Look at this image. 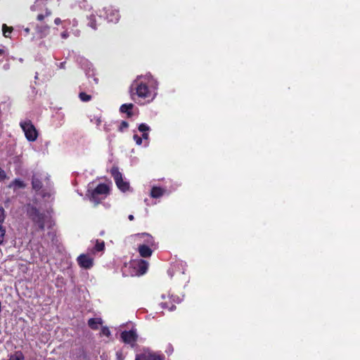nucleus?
I'll return each instance as SVG.
<instances>
[{
	"label": "nucleus",
	"instance_id": "obj_1",
	"mask_svg": "<svg viewBox=\"0 0 360 360\" xmlns=\"http://www.w3.org/2000/svg\"><path fill=\"white\" fill-rule=\"evenodd\" d=\"M159 83L150 73L139 75L130 86L131 96L134 94L139 98L148 99L150 102L155 99L158 93Z\"/></svg>",
	"mask_w": 360,
	"mask_h": 360
},
{
	"label": "nucleus",
	"instance_id": "obj_2",
	"mask_svg": "<svg viewBox=\"0 0 360 360\" xmlns=\"http://www.w3.org/2000/svg\"><path fill=\"white\" fill-rule=\"evenodd\" d=\"M27 214L37 227L38 231H43L46 225L48 226L49 229L52 226L51 217L48 214L39 212V210L32 205H27Z\"/></svg>",
	"mask_w": 360,
	"mask_h": 360
},
{
	"label": "nucleus",
	"instance_id": "obj_3",
	"mask_svg": "<svg viewBox=\"0 0 360 360\" xmlns=\"http://www.w3.org/2000/svg\"><path fill=\"white\" fill-rule=\"evenodd\" d=\"M93 184L88 185V190L86 196L89 200L98 205L109 194L110 188L105 184H99L96 188H93Z\"/></svg>",
	"mask_w": 360,
	"mask_h": 360
},
{
	"label": "nucleus",
	"instance_id": "obj_4",
	"mask_svg": "<svg viewBox=\"0 0 360 360\" xmlns=\"http://www.w3.org/2000/svg\"><path fill=\"white\" fill-rule=\"evenodd\" d=\"M32 188L36 191H40L43 186H45L49 189V191L47 192L45 191V189L41 191V194L43 198H50L53 194V192L51 190V184L49 177L47 176L44 175L42 176L38 174H34L32 176Z\"/></svg>",
	"mask_w": 360,
	"mask_h": 360
},
{
	"label": "nucleus",
	"instance_id": "obj_5",
	"mask_svg": "<svg viewBox=\"0 0 360 360\" xmlns=\"http://www.w3.org/2000/svg\"><path fill=\"white\" fill-rule=\"evenodd\" d=\"M110 174L113 177L117 188L122 192L130 190L129 183L123 179L122 173L117 167H113L110 170Z\"/></svg>",
	"mask_w": 360,
	"mask_h": 360
},
{
	"label": "nucleus",
	"instance_id": "obj_6",
	"mask_svg": "<svg viewBox=\"0 0 360 360\" xmlns=\"http://www.w3.org/2000/svg\"><path fill=\"white\" fill-rule=\"evenodd\" d=\"M98 17L101 20L103 16L108 22H117L120 19V14L118 10L114 8L112 6H107L103 8L102 10L98 11Z\"/></svg>",
	"mask_w": 360,
	"mask_h": 360
},
{
	"label": "nucleus",
	"instance_id": "obj_7",
	"mask_svg": "<svg viewBox=\"0 0 360 360\" xmlns=\"http://www.w3.org/2000/svg\"><path fill=\"white\" fill-rule=\"evenodd\" d=\"M20 126L24 131L25 136L27 141L33 142L37 140L38 133L30 120H25L20 122Z\"/></svg>",
	"mask_w": 360,
	"mask_h": 360
},
{
	"label": "nucleus",
	"instance_id": "obj_8",
	"mask_svg": "<svg viewBox=\"0 0 360 360\" xmlns=\"http://www.w3.org/2000/svg\"><path fill=\"white\" fill-rule=\"evenodd\" d=\"M120 337L122 340L127 345H129L131 347L136 345V342L138 340V333L134 326H132L129 330H124L121 333Z\"/></svg>",
	"mask_w": 360,
	"mask_h": 360
},
{
	"label": "nucleus",
	"instance_id": "obj_9",
	"mask_svg": "<svg viewBox=\"0 0 360 360\" xmlns=\"http://www.w3.org/2000/svg\"><path fill=\"white\" fill-rule=\"evenodd\" d=\"M135 360H163V358L158 353L148 348H143L136 354Z\"/></svg>",
	"mask_w": 360,
	"mask_h": 360
},
{
	"label": "nucleus",
	"instance_id": "obj_10",
	"mask_svg": "<svg viewBox=\"0 0 360 360\" xmlns=\"http://www.w3.org/2000/svg\"><path fill=\"white\" fill-rule=\"evenodd\" d=\"M77 261L79 266L85 269H91L94 266V258L90 255V252L81 254Z\"/></svg>",
	"mask_w": 360,
	"mask_h": 360
},
{
	"label": "nucleus",
	"instance_id": "obj_11",
	"mask_svg": "<svg viewBox=\"0 0 360 360\" xmlns=\"http://www.w3.org/2000/svg\"><path fill=\"white\" fill-rule=\"evenodd\" d=\"M131 266L136 270V274L139 275L144 274L148 269V264L143 259L134 261L131 263Z\"/></svg>",
	"mask_w": 360,
	"mask_h": 360
},
{
	"label": "nucleus",
	"instance_id": "obj_12",
	"mask_svg": "<svg viewBox=\"0 0 360 360\" xmlns=\"http://www.w3.org/2000/svg\"><path fill=\"white\" fill-rule=\"evenodd\" d=\"M139 252L142 257H149L151 256L153 250L147 245H140L138 248Z\"/></svg>",
	"mask_w": 360,
	"mask_h": 360
},
{
	"label": "nucleus",
	"instance_id": "obj_13",
	"mask_svg": "<svg viewBox=\"0 0 360 360\" xmlns=\"http://www.w3.org/2000/svg\"><path fill=\"white\" fill-rule=\"evenodd\" d=\"M79 64L82 68L86 72V75L89 77L91 72H93L92 64L85 58H81Z\"/></svg>",
	"mask_w": 360,
	"mask_h": 360
},
{
	"label": "nucleus",
	"instance_id": "obj_14",
	"mask_svg": "<svg viewBox=\"0 0 360 360\" xmlns=\"http://www.w3.org/2000/svg\"><path fill=\"white\" fill-rule=\"evenodd\" d=\"M105 248V243L103 240H96V244L92 248H89V251L91 254L95 255L96 252H101Z\"/></svg>",
	"mask_w": 360,
	"mask_h": 360
},
{
	"label": "nucleus",
	"instance_id": "obj_15",
	"mask_svg": "<svg viewBox=\"0 0 360 360\" xmlns=\"http://www.w3.org/2000/svg\"><path fill=\"white\" fill-rule=\"evenodd\" d=\"M139 236L143 238V245H147L148 246L155 248V240L152 236L146 233H143Z\"/></svg>",
	"mask_w": 360,
	"mask_h": 360
},
{
	"label": "nucleus",
	"instance_id": "obj_16",
	"mask_svg": "<svg viewBox=\"0 0 360 360\" xmlns=\"http://www.w3.org/2000/svg\"><path fill=\"white\" fill-rule=\"evenodd\" d=\"M134 108V104L132 103H125L122 104L120 106V111L122 113H126L128 117H131L133 115L132 109Z\"/></svg>",
	"mask_w": 360,
	"mask_h": 360
},
{
	"label": "nucleus",
	"instance_id": "obj_17",
	"mask_svg": "<svg viewBox=\"0 0 360 360\" xmlns=\"http://www.w3.org/2000/svg\"><path fill=\"white\" fill-rule=\"evenodd\" d=\"M8 360H25V356L22 351L18 350L8 356Z\"/></svg>",
	"mask_w": 360,
	"mask_h": 360
},
{
	"label": "nucleus",
	"instance_id": "obj_18",
	"mask_svg": "<svg viewBox=\"0 0 360 360\" xmlns=\"http://www.w3.org/2000/svg\"><path fill=\"white\" fill-rule=\"evenodd\" d=\"M165 191L160 187H153L151 189L150 195L153 198H158L164 194Z\"/></svg>",
	"mask_w": 360,
	"mask_h": 360
},
{
	"label": "nucleus",
	"instance_id": "obj_19",
	"mask_svg": "<svg viewBox=\"0 0 360 360\" xmlns=\"http://www.w3.org/2000/svg\"><path fill=\"white\" fill-rule=\"evenodd\" d=\"M101 324V319L98 318H91L88 321L89 326L94 330L98 328V326Z\"/></svg>",
	"mask_w": 360,
	"mask_h": 360
},
{
	"label": "nucleus",
	"instance_id": "obj_20",
	"mask_svg": "<svg viewBox=\"0 0 360 360\" xmlns=\"http://www.w3.org/2000/svg\"><path fill=\"white\" fill-rule=\"evenodd\" d=\"M25 183L20 179H15L11 184L9 185L10 188H25Z\"/></svg>",
	"mask_w": 360,
	"mask_h": 360
},
{
	"label": "nucleus",
	"instance_id": "obj_21",
	"mask_svg": "<svg viewBox=\"0 0 360 360\" xmlns=\"http://www.w3.org/2000/svg\"><path fill=\"white\" fill-rule=\"evenodd\" d=\"M37 32L41 34V37L46 36L49 32V27L48 25H41L37 27Z\"/></svg>",
	"mask_w": 360,
	"mask_h": 360
},
{
	"label": "nucleus",
	"instance_id": "obj_22",
	"mask_svg": "<svg viewBox=\"0 0 360 360\" xmlns=\"http://www.w3.org/2000/svg\"><path fill=\"white\" fill-rule=\"evenodd\" d=\"M47 0H36L34 4L31 6L32 11L39 10L43 6L45 5Z\"/></svg>",
	"mask_w": 360,
	"mask_h": 360
},
{
	"label": "nucleus",
	"instance_id": "obj_23",
	"mask_svg": "<svg viewBox=\"0 0 360 360\" xmlns=\"http://www.w3.org/2000/svg\"><path fill=\"white\" fill-rule=\"evenodd\" d=\"M88 19H89L88 25L89 27H91V28H93L94 30H96L97 28V27H96V20L95 15H91Z\"/></svg>",
	"mask_w": 360,
	"mask_h": 360
},
{
	"label": "nucleus",
	"instance_id": "obj_24",
	"mask_svg": "<svg viewBox=\"0 0 360 360\" xmlns=\"http://www.w3.org/2000/svg\"><path fill=\"white\" fill-rule=\"evenodd\" d=\"M2 31H3V34L5 37H9V34L12 32L13 31V27H7V25L6 24H4L2 25Z\"/></svg>",
	"mask_w": 360,
	"mask_h": 360
},
{
	"label": "nucleus",
	"instance_id": "obj_25",
	"mask_svg": "<svg viewBox=\"0 0 360 360\" xmlns=\"http://www.w3.org/2000/svg\"><path fill=\"white\" fill-rule=\"evenodd\" d=\"M138 129L140 132H142V134H143L148 132L150 130V128L148 124L145 123H141L139 125Z\"/></svg>",
	"mask_w": 360,
	"mask_h": 360
},
{
	"label": "nucleus",
	"instance_id": "obj_26",
	"mask_svg": "<svg viewBox=\"0 0 360 360\" xmlns=\"http://www.w3.org/2000/svg\"><path fill=\"white\" fill-rule=\"evenodd\" d=\"M79 98L83 102H88L91 99V96L88 95L84 92H81L79 94Z\"/></svg>",
	"mask_w": 360,
	"mask_h": 360
},
{
	"label": "nucleus",
	"instance_id": "obj_27",
	"mask_svg": "<svg viewBox=\"0 0 360 360\" xmlns=\"http://www.w3.org/2000/svg\"><path fill=\"white\" fill-rule=\"evenodd\" d=\"M47 237H49L51 240V242L53 245H55L56 241H55L56 239V233L53 231L51 230L47 233L46 235Z\"/></svg>",
	"mask_w": 360,
	"mask_h": 360
},
{
	"label": "nucleus",
	"instance_id": "obj_28",
	"mask_svg": "<svg viewBox=\"0 0 360 360\" xmlns=\"http://www.w3.org/2000/svg\"><path fill=\"white\" fill-rule=\"evenodd\" d=\"M91 122H92L93 124H94L97 127H98L101 125V124L102 122L101 117L94 116L93 118H91Z\"/></svg>",
	"mask_w": 360,
	"mask_h": 360
},
{
	"label": "nucleus",
	"instance_id": "obj_29",
	"mask_svg": "<svg viewBox=\"0 0 360 360\" xmlns=\"http://www.w3.org/2000/svg\"><path fill=\"white\" fill-rule=\"evenodd\" d=\"M162 309H168L169 311H174L176 309L174 304L169 306L167 302H162L160 304Z\"/></svg>",
	"mask_w": 360,
	"mask_h": 360
},
{
	"label": "nucleus",
	"instance_id": "obj_30",
	"mask_svg": "<svg viewBox=\"0 0 360 360\" xmlns=\"http://www.w3.org/2000/svg\"><path fill=\"white\" fill-rule=\"evenodd\" d=\"M141 139H142V141L144 140V146L145 147L148 146V145H149V141H148L149 134H148V132L142 134Z\"/></svg>",
	"mask_w": 360,
	"mask_h": 360
},
{
	"label": "nucleus",
	"instance_id": "obj_31",
	"mask_svg": "<svg viewBox=\"0 0 360 360\" xmlns=\"http://www.w3.org/2000/svg\"><path fill=\"white\" fill-rule=\"evenodd\" d=\"M129 127V124L126 121H122L119 127V131H123L124 129H127Z\"/></svg>",
	"mask_w": 360,
	"mask_h": 360
},
{
	"label": "nucleus",
	"instance_id": "obj_32",
	"mask_svg": "<svg viewBox=\"0 0 360 360\" xmlns=\"http://www.w3.org/2000/svg\"><path fill=\"white\" fill-rule=\"evenodd\" d=\"M6 235V230L3 226H0V245L2 244Z\"/></svg>",
	"mask_w": 360,
	"mask_h": 360
},
{
	"label": "nucleus",
	"instance_id": "obj_33",
	"mask_svg": "<svg viewBox=\"0 0 360 360\" xmlns=\"http://www.w3.org/2000/svg\"><path fill=\"white\" fill-rule=\"evenodd\" d=\"M51 14V12L46 9L45 15L44 14H39L37 15V20H42L44 19L45 17L50 16Z\"/></svg>",
	"mask_w": 360,
	"mask_h": 360
},
{
	"label": "nucleus",
	"instance_id": "obj_34",
	"mask_svg": "<svg viewBox=\"0 0 360 360\" xmlns=\"http://www.w3.org/2000/svg\"><path fill=\"white\" fill-rule=\"evenodd\" d=\"M5 219V211L3 207H0V226H2V223Z\"/></svg>",
	"mask_w": 360,
	"mask_h": 360
},
{
	"label": "nucleus",
	"instance_id": "obj_35",
	"mask_svg": "<svg viewBox=\"0 0 360 360\" xmlns=\"http://www.w3.org/2000/svg\"><path fill=\"white\" fill-rule=\"evenodd\" d=\"M133 139L135 141L136 143L138 145V146H140L141 145L142 143V139L141 137H140L139 136H138L137 134H134L133 136Z\"/></svg>",
	"mask_w": 360,
	"mask_h": 360
},
{
	"label": "nucleus",
	"instance_id": "obj_36",
	"mask_svg": "<svg viewBox=\"0 0 360 360\" xmlns=\"http://www.w3.org/2000/svg\"><path fill=\"white\" fill-rule=\"evenodd\" d=\"M112 124H113V122H110L109 123H105L104 124V131H106V132H108L110 131L111 129V127H112Z\"/></svg>",
	"mask_w": 360,
	"mask_h": 360
},
{
	"label": "nucleus",
	"instance_id": "obj_37",
	"mask_svg": "<svg viewBox=\"0 0 360 360\" xmlns=\"http://www.w3.org/2000/svg\"><path fill=\"white\" fill-rule=\"evenodd\" d=\"M101 333L103 335L109 337L110 335V331L108 328L103 327L101 329Z\"/></svg>",
	"mask_w": 360,
	"mask_h": 360
},
{
	"label": "nucleus",
	"instance_id": "obj_38",
	"mask_svg": "<svg viewBox=\"0 0 360 360\" xmlns=\"http://www.w3.org/2000/svg\"><path fill=\"white\" fill-rule=\"evenodd\" d=\"M6 178V172H4V170H3V169L0 167V181H4Z\"/></svg>",
	"mask_w": 360,
	"mask_h": 360
},
{
	"label": "nucleus",
	"instance_id": "obj_39",
	"mask_svg": "<svg viewBox=\"0 0 360 360\" xmlns=\"http://www.w3.org/2000/svg\"><path fill=\"white\" fill-rule=\"evenodd\" d=\"M170 299L172 300V302H176V303H180L182 301V299L178 296L172 295Z\"/></svg>",
	"mask_w": 360,
	"mask_h": 360
},
{
	"label": "nucleus",
	"instance_id": "obj_40",
	"mask_svg": "<svg viewBox=\"0 0 360 360\" xmlns=\"http://www.w3.org/2000/svg\"><path fill=\"white\" fill-rule=\"evenodd\" d=\"M69 37V34L67 31H65L61 33V37L64 39H67Z\"/></svg>",
	"mask_w": 360,
	"mask_h": 360
},
{
	"label": "nucleus",
	"instance_id": "obj_41",
	"mask_svg": "<svg viewBox=\"0 0 360 360\" xmlns=\"http://www.w3.org/2000/svg\"><path fill=\"white\" fill-rule=\"evenodd\" d=\"M116 355L118 360H123L124 357L121 352H117Z\"/></svg>",
	"mask_w": 360,
	"mask_h": 360
},
{
	"label": "nucleus",
	"instance_id": "obj_42",
	"mask_svg": "<svg viewBox=\"0 0 360 360\" xmlns=\"http://www.w3.org/2000/svg\"><path fill=\"white\" fill-rule=\"evenodd\" d=\"M56 25H60L61 23V20L59 18H56L54 20Z\"/></svg>",
	"mask_w": 360,
	"mask_h": 360
},
{
	"label": "nucleus",
	"instance_id": "obj_43",
	"mask_svg": "<svg viewBox=\"0 0 360 360\" xmlns=\"http://www.w3.org/2000/svg\"><path fill=\"white\" fill-rule=\"evenodd\" d=\"M5 49L4 47H0V56H4L5 54Z\"/></svg>",
	"mask_w": 360,
	"mask_h": 360
},
{
	"label": "nucleus",
	"instance_id": "obj_44",
	"mask_svg": "<svg viewBox=\"0 0 360 360\" xmlns=\"http://www.w3.org/2000/svg\"><path fill=\"white\" fill-rule=\"evenodd\" d=\"M65 62L60 63L59 65H58V68H60V69H64L65 68Z\"/></svg>",
	"mask_w": 360,
	"mask_h": 360
},
{
	"label": "nucleus",
	"instance_id": "obj_45",
	"mask_svg": "<svg viewBox=\"0 0 360 360\" xmlns=\"http://www.w3.org/2000/svg\"><path fill=\"white\" fill-rule=\"evenodd\" d=\"M9 68H10V65L8 63H6V64L4 65V66H3V68L5 70H8L9 69Z\"/></svg>",
	"mask_w": 360,
	"mask_h": 360
},
{
	"label": "nucleus",
	"instance_id": "obj_46",
	"mask_svg": "<svg viewBox=\"0 0 360 360\" xmlns=\"http://www.w3.org/2000/svg\"><path fill=\"white\" fill-rule=\"evenodd\" d=\"M24 31L26 33V34H27L30 32V28L26 27V28L24 29Z\"/></svg>",
	"mask_w": 360,
	"mask_h": 360
},
{
	"label": "nucleus",
	"instance_id": "obj_47",
	"mask_svg": "<svg viewBox=\"0 0 360 360\" xmlns=\"http://www.w3.org/2000/svg\"><path fill=\"white\" fill-rule=\"evenodd\" d=\"M128 218H129V219L130 221H132V220H134V216H133L132 214H129V217H128Z\"/></svg>",
	"mask_w": 360,
	"mask_h": 360
},
{
	"label": "nucleus",
	"instance_id": "obj_48",
	"mask_svg": "<svg viewBox=\"0 0 360 360\" xmlns=\"http://www.w3.org/2000/svg\"><path fill=\"white\" fill-rule=\"evenodd\" d=\"M94 80L95 81V82L97 84L98 83V79L96 78V77H94Z\"/></svg>",
	"mask_w": 360,
	"mask_h": 360
},
{
	"label": "nucleus",
	"instance_id": "obj_49",
	"mask_svg": "<svg viewBox=\"0 0 360 360\" xmlns=\"http://www.w3.org/2000/svg\"><path fill=\"white\" fill-rule=\"evenodd\" d=\"M34 78H35V79H38V74L37 73H36V75H35Z\"/></svg>",
	"mask_w": 360,
	"mask_h": 360
},
{
	"label": "nucleus",
	"instance_id": "obj_50",
	"mask_svg": "<svg viewBox=\"0 0 360 360\" xmlns=\"http://www.w3.org/2000/svg\"><path fill=\"white\" fill-rule=\"evenodd\" d=\"M161 297L162 299H165V295L162 294Z\"/></svg>",
	"mask_w": 360,
	"mask_h": 360
},
{
	"label": "nucleus",
	"instance_id": "obj_51",
	"mask_svg": "<svg viewBox=\"0 0 360 360\" xmlns=\"http://www.w3.org/2000/svg\"><path fill=\"white\" fill-rule=\"evenodd\" d=\"M44 240L49 242V240L46 239V236H44Z\"/></svg>",
	"mask_w": 360,
	"mask_h": 360
}]
</instances>
